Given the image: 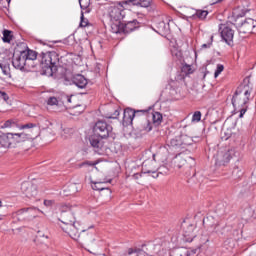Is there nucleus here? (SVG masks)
<instances>
[{
	"label": "nucleus",
	"mask_w": 256,
	"mask_h": 256,
	"mask_svg": "<svg viewBox=\"0 0 256 256\" xmlns=\"http://www.w3.org/2000/svg\"><path fill=\"white\" fill-rule=\"evenodd\" d=\"M249 256H256V252H252V253H250V255Z\"/></svg>",
	"instance_id": "obj_55"
},
{
	"label": "nucleus",
	"mask_w": 256,
	"mask_h": 256,
	"mask_svg": "<svg viewBox=\"0 0 256 256\" xmlns=\"http://www.w3.org/2000/svg\"><path fill=\"white\" fill-rule=\"evenodd\" d=\"M152 120L154 125H161V123L163 122V114H161L160 112H154L152 114Z\"/></svg>",
	"instance_id": "obj_30"
},
{
	"label": "nucleus",
	"mask_w": 256,
	"mask_h": 256,
	"mask_svg": "<svg viewBox=\"0 0 256 256\" xmlns=\"http://www.w3.org/2000/svg\"><path fill=\"white\" fill-rule=\"evenodd\" d=\"M184 231V240L187 243H191L195 237H197V225L192 223L184 222L182 224Z\"/></svg>",
	"instance_id": "obj_9"
},
{
	"label": "nucleus",
	"mask_w": 256,
	"mask_h": 256,
	"mask_svg": "<svg viewBox=\"0 0 256 256\" xmlns=\"http://www.w3.org/2000/svg\"><path fill=\"white\" fill-rule=\"evenodd\" d=\"M252 89L249 86H240L237 88L235 94L232 97V105L235 110L241 109V107L247 106L249 103V97H251Z\"/></svg>",
	"instance_id": "obj_3"
},
{
	"label": "nucleus",
	"mask_w": 256,
	"mask_h": 256,
	"mask_svg": "<svg viewBox=\"0 0 256 256\" xmlns=\"http://www.w3.org/2000/svg\"><path fill=\"white\" fill-rule=\"evenodd\" d=\"M223 0H216L214 3H221Z\"/></svg>",
	"instance_id": "obj_57"
},
{
	"label": "nucleus",
	"mask_w": 256,
	"mask_h": 256,
	"mask_svg": "<svg viewBox=\"0 0 256 256\" xmlns=\"http://www.w3.org/2000/svg\"><path fill=\"white\" fill-rule=\"evenodd\" d=\"M4 127H17L19 129L20 127V124H19V121L17 119H10V120H7L5 123H4Z\"/></svg>",
	"instance_id": "obj_33"
},
{
	"label": "nucleus",
	"mask_w": 256,
	"mask_h": 256,
	"mask_svg": "<svg viewBox=\"0 0 256 256\" xmlns=\"http://www.w3.org/2000/svg\"><path fill=\"white\" fill-rule=\"evenodd\" d=\"M142 173H152L154 179H157V177H159L160 175H169V168H167L166 166H161L159 168V172H156L155 170H149L147 169V162H143L142 165Z\"/></svg>",
	"instance_id": "obj_15"
},
{
	"label": "nucleus",
	"mask_w": 256,
	"mask_h": 256,
	"mask_svg": "<svg viewBox=\"0 0 256 256\" xmlns=\"http://www.w3.org/2000/svg\"><path fill=\"white\" fill-rule=\"evenodd\" d=\"M0 101L7 103L9 101V95L7 93L0 91Z\"/></svg>",
	"instance_id": "obj_43"
},
{
	"label": "nucleus",
	"mask_w": 256,
	"mask_h": 256,
	"mask_svg": "<svg viewBox=\"0 0 256 256\" xmlns=\"http://www.w3.org/2000/svg\"><path fill=\"white\" fill-rule=\"evenodd\" d=\"M256 29V21L252 18H247L242 24L239 26L238 31L243 35H251V33H255Z\"/></svg>",
	"instance_id": "obj_11"
},
{
	"label": "nucleus",
	"mask_w": 256,
	"mask_h": 256,
	"mask_svg": "<svg viewBox=\"0 0 256 256\" xmlns=\"http://www.w3.org/2000/svg\"><path fill=\"white\" fill-rule=\"evenodd\" d=\"M237 109H240V114H239L240 119L243 118V115H245V113H247V106L240 107Z\"/></svg>",
	"instance_id": "obj_47"
},
{
	"label": "nucleus",
	"mask_w": 256,
	"mask_h": 256,
	"mask_svg": "<svg viewBox=\"0 0 256 256\" xmlns=\"http://www.w3.org/2000/svg\"><path fill=\"white\" fill-rule=\"evenodd\" d=\"M147 111L145 110H133L131 108H126L124 110V120L129 121L130 123L137 117L138 113H146Z\"/></svg>",
	"instance_id": "obj_19"
},
{
	"label": "nucleus",
	"mask_w": 256,
	"mask_h": 256,
	"mask_svg": "<svg viewBox=\"0 0 256 256\" xmlns=\"http://www.w3.org/2000/svg\"><path fill=\"white\" fill-rule=\"evenodd\" d=\"M84 164H81L80 167H83Z\"/></svg>",
	"instance_id": "obj_61"
},
{
	"label": "nucleus",
	"mask_w": 256,
	"mask_h": 256,
	"mask_svg": "<svg viewBox=\"0 0 256 256\" xmlns=\"http://www.w3.org/2000/svg\"><path fill=\"white\" fill-rule=\"evenodd\" d=\"M103 185H105V182H94L92 185V189L94 191H106L107 195L111 197V190Z\"/></svg>",
	"instance_id": "obj_26"
},
{
	"label": "nucleus",
	"mask_w": 256,
	"mask_h": 256,
	"mask_svg": "<svg viewBox=\"0 0 256 256\" xmlns=\"http://www.w3.org/2000/svg\"><path fill=\"white\" fill-rule=\"evenodd\" d=\"M232 174L234 175V177H241V175H243L239 167H235L232 171Z\"/></svg>",
	"instance_id": "obj_44"
},
{
	"label": "nucleus",
	"mask_w": 256,
	"mask_h": 256,
	"mask_svg": "<svg viewBox=\"0 0 256 256\" xmlns=\"http://www.w3.org/2000/svg\"><path fill=\"white\" fill-rule=\"evenodd\" d=\"M209 15V12L206 10H197L195 14H193V19H205Z\"/></svg>",
	"instance_id": "obj_31"
},
{
	"label": "nucleus",
	"mask_w": 256,
	"mask_h": 256,
	"mask_svg": "<svg viewBox=\"0 0 256 256\" xmlns=\"http://www.w3.org/2000/svg\"><path fill=\"white\" fill-rule=\"evenodd\" d=\"M21 191L28 199H31V197H37V185L31 183V182H23L21 184Z\"/></svg>",
	"instance_id": "obj_12"
},
{
	"label": "nucleus",
	"mask_w": 256,
	"mask_h": 256,
	"mask_svg": "<svg viewBox=\"0 0 256 256\" xmlns=\"http://www.w3.org/2000/svg\"><path fill=\"white\" fill-rule=\"evenodd\" d=\"M70 131H71V129L66 128V129L63 130V133H64V134H65V133H69Z\"/></svg>",
	"instance_id": "obj_53"
},
{
	"label": "nucleus",
	"mask_w": 256,
	"mask_h": 256,
	"mask_svg": "<svg viewBox=\"0 0 256 256\" xmlns=\"http://www.w3.org/2000/svg\"><path fill=\"white\" fill-rule=\"evenodd\" d=\"M180 139H181V147L182 148L188 147L189 145H193V141H195V140H193V138H191L188 135H181Z\"/></svg>",
	"instance_id": "obj_27"
},
{
	"label": "nucleus",
	"mask_w": 256,
	"mask_h": 256,
	"mask_svg": "<svg viewBox=\"0 0 256 256\" xmlns=\"http://www.w3.org/2000/svg\"><path fill=\"white\" fill-rule=\"evenodd\" d=\"M0 207H3V202L0 201Z\"/></svg>",
	"instance_id": "obj_58"
},
{
	"label": "nucleus",
	"mask_w": 256,
	"mask_h": 256,
	"mask_svg": "<svg viewBox=\"0 0 256 256\" xmlns=\"http://www.w3.org/2000/svg\"><path fill=\"white\" fill-rule=\"evenodd\" d=\"M46 123H48V125H51V122H49V121H47V120H46Z\"/></svg>",
	"instance_id": "obj_60"
},
{
	"label": "nucleus",
	"mask_w": 256,
	"mask_h": 256,
	"mask_svg": "<svg viewBox=\"0 0 256 256\" xmlns=\"http://www.w3.org/2000/svg\"><path fill=\"white\" fill-rule=\"evenodd\" d=\"M177 57H181V52L176 53Z\"/></svg>",
	"instance_id": "obj_56"
},
{
	"label": "nucleus",
	"mask_w": 256,
	"mask_h": 256,
	"mask_svg": "<svg viewBox=\"0 0 256 256\" xmlns=\"http://www.w3.org/2000/svg\"><path fill=\"white\" fill-rule=\"evenodd\" d=\"M240 17H243V14H239V10H234L232 12V16L229 18L230 21L225 24H220L219 26L220 35L227 45H231L233 43V37H235V30H233V26H235L237 19Z\"/></svg>",
	"instance_id": "obj_1"
},
{
	"label": "nucleus",
	"mask_w": 256,
	"mask_h": 256,
	"mask_svg": "<svg viewBox=\"0 0 256 256\" xmlns=\"http://www.w3.org/2000/svg\"><path fill=\"white\" fill-rule=\"evenodd\" d=\"M77 191V184H70L68 186V193H66V195H75Z\"/></svg>",
	"instance_id": "obj_37"
},
{
	"label": "nucleus",
	"mask_w": 256,
	"mask_h": 256,
	"mask_svg": "<svg viewBox=\"0 0 256 256\" xmlns=\"http://www.w3.org/2000/svg\"><path fill=\"white\" fill-rule=\"evenodd\" d=\"M201 111H195L192 115L191 122L192 123H199L201 121Z\"/></svg>",
	"instance_id": "obj_36"
},
{
	"label": "nucleus",
	"mask_w": 256,
	"mask_h": 256,
	"mask_svg": "<svg viewBox=\"0 0 256 256\" xmlns=\"http://www.w3.org/2000/svg\"><path fill=\"white\" fill-rule=\"evenodd\" d=\"M39 213H41V211L37 208H24L16 212V216L18 217V221H21V219H24L25 221H33Z\"/></svg>",
	"instance_id": "obj_7"
},
{
	"label": "nucleus",
	"mask_w": 256,
	"mask_h": 256,
	"mask_svg": "<svg viewBox=\"0 0 256 256\" xmlns=\"http://www.w3.org/2000/svg\"><path fill=\"white\" fill-rule=\"evenodd\" d=\"M65 99H66L65 101L66 105H69L71 103V96H66Z\"/></svg>",
	"instance_id": "obj_51"
},
{
	"label": "nucleus",
	"mask_w": 256,
	"mask_h": 256,
	"mask_svg": "<svg viewBox=\"0 0 256 256\" xmlns=\"http://www.w3.org/2000/svg\"><path fill=\"white\" fill-rule=\"evenodd\" d=\"M125 5H137L140 7H149L151 5V0H126L123 2Z\"/></svg>",
	"instance_id": "obj_24"
},
{
	"label": "nucleus",
	"mask_w": 256,
	"mask_h": 256,
	"mask_svg": "<svg viewBox=\"0 0 256 256\" xmlns=\"http://www.w3.org/2000/svg\"><path fill=\"white\" fill-rule=\"evenodd\" d=\"M72 83L73 85H76V87H78L79 89H85L89 81H87V78H85V76L78 74L72 77Z\"/></svg>",
	"instance_id": "obj_18"
},
{
	"label": "nucleus",
	"mask_w": 256,
	"mask_h": 256,
	"mask_svg": "<svg viewBox=\"0 0 256 256\" xmlns=\"http://www.w3.org/2000/svg\"><path fill=\"white\" fill-rule=\"evenodd\" d=\"M111 31L112 33H123V24L121 21H114V23L111 24Z\"/></svg>",
	"instance_id": "obj_29"
},
{
	"label": "nucleus",
	"mask_w": 256,
	"mask_h": 256,
	"mask_svg": "<svg viewBox=\"0 0 256 256\" xmlns=\"http://www.w3.org/2000/svg\"><path fill=\"white\" fill-rule=\"evenodd\" d=\"M65 192H67V189H64Z\"/></svg>",
	"instance_id": "obj_64"
},
{
	"label": "nucleus",
	"mask_w": 256,
	"mask_h": 256,
	"mask_svg": "<svg viewBox=\"0 0 256 256\" xmlns=\"http://www.w3.org/2000/svg\"><path fill=\"white\" fill-rule=\"evenodd\" d=\"M153 159H155V155H153Z\"/></svg>",
	"instance_id": "obj_62"
},
{
	"label": "nucleus",
	"mask_w": 256,
	"mask_h": 256,
	"mask_svg": "<svg viewBox=\"0 0 256 256\" xmlns=\"http://www.w3.org/2000/svg\"><path fill=\"white\" fill-rule=\"evenodd\" d=\"M80 19V27H87V20H85V15L83 14V12L81 13Z\"/></svg>",
	"instance_id": "obj_45"
},
{
	"label": "nucleus",
	"mask_w": 256,
	"mask_h": 256,
	"mask_svg": "<svg viewBox=\"0 0 256 256\" xmlns=\"http://www.w3.org/2000/svg\"><path fill=\"white\" fill-rule=\"evenodd\" d=\"M133 179H140V177H142L141 173H136L133 176Z\"/></svg>",
	"instance_id": "obj_52"
},
{
	"label": "nucleus",
	"mask_w": 256,
	"mask_h": 256,
	"mask_svg": "<svg viewBox=\"0 0 256 256\" xmlns=\"http://www.w3.org/2000/svg\"><path fill=\"white\" fill-rule=\"evenodd\" d=\"M22 55L24 56V59L27 61L28 65L37 59V52L33 50L22 51Z\"/></svg>",
	"instance_id": "obj_25"
},
{
	"label": "nucleus",
	"mask_w": 256,
	"mask_h": 256,
	"mask_svg": "<svg viewBox=\"0 0 256 256\" xmlns=\"http://www.w3.org/2000/svg\"><path fill=\"white\" fill-rule=\"evenodd\" d=\"M79 5L81 9H88L89 5H91V0H79Z\"/></svg>",
	"instance_id": "obj_42"
},
{
	"label": "nucleus",
	"mask_w": 256,
	"mask_h": 256,
	"mask_svg": "<svg viewBox=\"0 0 256 256\" xmlns=\"http://www.w3.org/2000/svg\"><path fill=\"white\" fill-rule=\"evenodd\" d=\"M18 129H20L21 131L25 130L26 135H32V139L33 137H37L39 133V127H37V124L35 123H27L22 125L20 124V126H18Z\"/></svg>",
	"instance_id": "obj_14"
},
{
	"label": "nucleus",
	"mask_w": 256,
	"mask_h": 256,
	"mask_svg": "<svg viewBox=\"0 0 256 256\" xmlns=\"http://www.w3.org/2000/svg\"><path fill=\"white\" fill-rule=\"evenodd\" d=\"M214 229H215V231H219V229H217V226H215V228H214Z\"/></svg>",
	"instance_id": "obj_59"
},
{
	"label": "nucleus",
	"mask_w": 256,
	"mask_h": 256,
	"mask_svg": "<svg viewBox=\"0 0 256 256\" xmlns=\"http://www.w3.org/2000/svg\"><path fill=\"white\" fill-rule=\"evenodd\" d=\"M79 222H74L72 224H68L62 227L63 231L71 237V239H74V241H77L79 237H81V232L83 233L85 230H81Z\"/></svg>",
	"instance_id": "obj_8"
},
{
	"label": "nucleus",
	"mask_w": 256,
	"mask_h": 256,
	"mask_svg": "<svg viewBox=\"0 0 256 256\" xmlns=\"http://www.w3.org/2000/svg\"><path fill=\"white\" fill-rule=\"evenodd\" d=\"M47 105H50L51 107L55 105H59V100L55 96H51L47 100Z\"/></svg>",
	"instance_id": "obj_38"
},
{
	"label": "nucleus",
	"mask_w": 256,
	"mask_h": 256,
	"mask_svg": "<svg viewBox=\"0 0 256 256\" xmlns=\"http://www.w3.org/2000/svg\"><path fill=\"white\" fill-rule=\"evenodd\" d=\"M142 125H143V129L146 131V133H149V131H151V129H153V126H152L151 122H149V120H145Z\"/></svg>",
	"instance_id": "obj_41"
},
{
	"label": "nucleus",
	"mask_w": 256,
	"mask_h": 256,
	"mask_svg": "<svg viewBox=\"0 0 256 256\" xmlns=\"http://www.w3.org/2000/svg\"><path fill=\"white\" fill-rule=\"evenodd\" d=\"M175 256H191V251L187 249L177 250L175 252Z\"/></svg>",
	"instance_id": "obj_40"
},
{
	"label": "nucleus",
	"mask_w": 256,
	"mask_h": 256,
	"mask_svg": "<svg viewBox=\"0 0 256 256\" xmlns=\"http://www.w3.org/2000/svg\"><path fill=\"white\" fill-rule=\"evenodd\" d=\"M188 159H193V158H191V157H188Z\"/></svg>",
	"instance_id": "obj_63"
},
{
	"label": "nucleus",
	"mask_w": 256,
	"mask_h": 256,
	"mask_svg": "<svg viewBox=\"0 0 256 256\" xmlns=\"http://www.w3.org/2000/svg\"><path fill=\"white\" fill-rule=\"evenodd\" d=\"M211 45H213V35L210 36V42L202 45V49H209Z\"/></svg>",
	"instance_id": "obj_46"
},
{
	"label": "nucleus",
	"mask_w": 256,
	"mask_h": 256,
	"mask_svg": "<svg viewBox=\"0 0 256 256\" xmlns=\"http://www.w3.org/2000/svg\"><path fill=\"white\" fill-rule=\"evenodd\" d=\"M77 206H71L69 204L63 205L61 207V221L64 225H71L77 222L75 213H77Z\"/></svg>",
	"instance_id": "obj_5"
},
{
	"label": "nucleus",
	"mask_w": 256,
	"mask_h": 256,
	"mask_svg": "<svg viewBox=\"0 0 256 256\" xmlns=\"http://www.w3.org/2000/svg\"><path fill=\"white\" fill-rule=\"evenodd\" d=\"M238 234H239V230H235L233 233V237H235V235H238Z\"/></svg>",
	"instance_id": "obj_54"
},
{
	"label": "nucleus",
	"mask_w": 256,
	"mask_h": 256,
	"mask_svg": "<svg viewBox=\"0 0 256 256\" xmlns=\"http://www.w3.org/2000/svg\"><path fill=\"white\" fill-rule=\"evenodd\" d=\"M11 59L6 53H0V70L3 75H11Z\"/></svg>",
	"instance_id": "obj_13"
},
{
	"label": "nucleus",
	"mask_w": 256,
	"mask_h": 256,
	"mask_svg": "<svg viewBox=\"0 0 256 256\" xmlns=\"http://www.w3.org/2000/svg\"><path fill=\"white\" fill-rule=\"evenodd\" d=\"M11 39H13V36L11 35V31L10 30H4L2 41L4 43H11Z\"/></svg>",
	"instance_id": "obj_34"
},
{
	"label": "nucleus",
	"mask_w": 256,
	"mask_h": 256,
	"mask_svg": "<svg viewBox=\"0 0 256 256\" xmlns=\"http://www.w3.org/2000/svg\"><path fill=\"white\" fill-rule=\"evenodd\" d=\"M12 65L19 71H29V64L27 63V60L22 52L13 56Z\"/></svg>",
	"instance_id": "obj_10"
},
{
	"label": "nucleus",
	"mask_w": 256,
	"mask_h": 256,
	"mask_svg": "<svg viewBox=\"0 0 256 256\" xmlns=\"http://www.w3.org/2000/svg\"><path fill=\"white\" fill-rule=\"evenodd\" d=\"M53 203H55L53 200H44L45 207H52Z\"/></svg>",
	"instance_id": "obj_50"
},
{
	"label": "nucleus",
	"mask_w": 256,
	"mask_h": 256,
	"mask_svg": "<svg viewBox=\"0 0 256 256\" xmlns=\"http://www.w3.org/2000/svg\"><path fill=\"white\" fill-rule=\"evenodd\" d=\"M139 25V22L137 20L130 21L126 23L125 25L122 24L123 33H132V31H135Z\"/></svg>",
	"instance_id": "obj_23"
},
{
	"label": "nucleus",
	"mask_w": 256,
	"mask_h": 256,
	"mask_svg": "<svg viewBox=\"0 0 256 256\" xmlns=\"http://www.w3.org/2000/svg\"><path fill=\"white\" fill-rule=\"evenodd\" d=\"M238 155L239 152H237V150H218L213 156L215 167H227L231 162V159Z\"/></svg>",
	"instance_id": "obj_4"
},
{
	"label": "nucleus",
	"mask_w": 256,
	"mask_h": 256,
	"mask_svg": "<svg viewBox=\"0 0 256 256\" xmlns=\"http://www.w3.org/2000/svg\"><path fill=\"white\" fill-rule=\"evenodd\" d=\"M182 73H184L185 75H191L193 74V67L191 65L185 64L182 66L181 69Z\"/></svg>",
	"instance_id": "obj_35"
},
{
	"label": "nucleus",
	"mask_w": 256,
	"mask_h": 256,
	"mask_svg": "<svg viewBox=\"0 0 256 256\" xmlns=\"http://www.w3.org/2000/svg\"><path fill=\"white\" fill-rule=\"evenodd\" d=\"M90 144L94 148L95 153L101 154V150L103 149V142L101 141V137L97 134L90 137Z\"/></svg>",
	"instance_id": "obj_17"
},
{
	"label": "nucleus",
	"mask_w": 256,
	"mask_h": 256,
	"mask_svg": "<svg viewBox=\"0 0 256 256\" xmlns=\"http://www.w3.org/2000/svg\"><path fill=\"white\" fill-rule=\"evenodd\" d=\"M127 255H135V256H149V254H147V252H145L143 249H139V248H129Z\"/></svg>",
	"instance_id": "obj_28"
},
{
	"label": "nucleus",
	"mask_w": 256,
	"mask_h": 256,
	"mask_svg": "<svg viewBox=\"0 0 256 256\" xmlns=\"http://www.w3.org/2000/svg\"><path fill=\"white\" fill-rule=\"evenodd\" d=\"M27 139H33V134L22 133H13V143H21L27 141Z\"/></svg>",
	"instance_id": "obj_22"
},
{
	"label": "nucleus",
	"mask_w": 256,
	"mask_h": 256,
	"mask_svg": "<svg viewBox=\"0 0 256 256\" xmlns=\"http://www.w3.org/2000/svg\"><path fill=\"white\" fill-rule=\"evenodd\" d=\"M119 114V109H116L112 115L108 116V119H117V117H119Z\"/></svg>",
	"instance_id": "obj_49"
},
{
	"label": "nucleus",
	"mask_w": 256,
	"mask_h": 256,
	"mask_svg": "<svg viewBox=\"0 0 256 256\" xmlns=\"http://www.w3.org/2000/svg\"><path fill=\"white\" fill-rule=\"evenodd\" d=\"M173 163L177 169H181L187 164V156L184 153L177 154L173 159Z\"/></svg>",
	"instance_id": "obj_20"
},
{
	"label": "nucleus",
	"mask_w": 256,
	"mask_h": 256,
	"mask_svg": "<svg viewBox=\"0 0 256 256\" xmlns=\"http://www.w3.org/2000/svg\"><path fill=\"white\" fill-rule=\"evenodd\" d=\"M168 143L170 147H181V136H176L175 138L170 139Z\"/></svg>",
	"instance_id": "obj_32"
},
{
	"label": "nucleus",
	"mask_w": 256,
	"mask_h": 256,
	"mask_svg": "<svg viewBox=\"0 0 256 256\" xmlns=\"http://www.w3.org/2000/svg\"><path fill=\"white\" fill-rule=\"evenodd\" d=\"M123 10L120 9L119 7H111L109 11V16L111 21H121L123 17H125V14H123Z\"/></svg>",
	"instance_id": "obj_16"
},
{
	"label": "nucleus",
	"mask_w": 256,
	"mask_h": 256,
	"mask_svg": "<svg viewBox=\"0 0 256 256\" xmlns=\"http://www.w3.org/2000/svg\"><path fill=\"white\" fill-rule=\"evenodd\" d=\"M188 251H190V256H194V255H197V253H199L201 251V248L198 247V248L190 249Z\"/></svg>",
	"instance_id": "obj_48"
},
{
	"label": "nucleus",
	"mask_w": 256,
	"mask_h": 256,
	"mask_svg": "<svg viewBox=\"0 0 256 256\" xmlns=\"http://www.w3.org/2000/svg\"><path fill=\"white\" fill-rule=\"evenodd\" d=\"M57 63H59V54L57 52H46L41 54L40 67L44 75H53L57 71Z\"/></svg>",
	"instance_id": "obj_2"
},
{
	"label": "nucleus",
	"mask_w": 256,
	"mask_h": 256,
	"mask_svg": "<svg viewBox=\"0 0 256 256\" xmlns=\"http://www.w3.org/2000/svg\"><path fill=\"white\" fill-rule=\"evenodd\" d=\"M0 145L1 147H9L13 145V133L4 134L2 132L0 135Z\"/></svg>",
	"instance_id": "obj_21"
},
{
	"label": "nucleus",
	"mask_w": 256,
	"mask_h": 256,
	"mask_svg": "<svg viewBox=\"0 0 256 256\" xmlns=\"http://www.w3.org/2000/svg\"><path fill=\"white\" fill-rule=\"evenodd\" d=\"M94 133L100 137V139H107V137L113 135V126L103 120H99L94 126Z\"/></svg>",
	"instance_id": "obj_6"
},
{
	"label": "nucleus",
	"mask_w": 256,
	"mask_h": 256,
	"mask_svg": "<svg viewBox=\"0 0 256 256\" xmlns=\"http://www.w3.org/2000/svg\"><path fill=\"white\" fill-rule=\"evenodd\" d=\"M225 69V66H223V64H218L214 73V77L215 79L218 78L219 75H221V73H223Z\"/></svg>",
	"instance_id": "obj_39"
}]
</instances>
